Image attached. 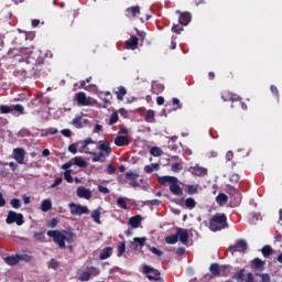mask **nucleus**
I'll return each instance as SVG.
<instances>
[{
    "mask_svg": "<svg viewBox=\"0 0 282 282\" xmlns=\"http://www.w3.org/2000/svg\"><path fill=\"white\" fill-rule=\"evenodd\" d=\"M209 271L214 276H219L221 274V271L219 269V263H212L209 267Z\"/></svg>",
    "mask_w": 282,
    "mask_h": 282,
    "instance_id": "7c9ffc66",
    "label": "nucleus"
},
{
    "mask_svg": "<svg viewBox=\"0 0 282 282\" xmlns=\"http://www.w3.org/2000/svg\"><path fill=\"white\" fill-rule=\"evenodd\" d=\"M79 144H82V149H87V147H89V144H96V142H94V140L91 138H88L84 141H80Z\"/></svg>",
    "mask_w": 282,
    "mask_h": 282,
    "instance_id": "de8ad7c7",
    "label": "nucleus"
},
{
    "mask_svg": "<svg viewBox=\"0 0 282 282\" xmlns=\"http://www.w3.org/2000/svg\"><path fill=\"white\" fill-rule=\"evenodd\" d=\"M183 30H184V28L180 26V24H174L172 26V32H174V34H182Z\"/></svg>",
    "mask_w": 282,
    "mask_h": 282,
    "instance_id": "13d9d810",
    "label": "nucleus"
},
{
    "mask_svg": "<svg viewBox=\"0 0 282 282\" xmlns=\"http://www.w3.org/2000/svg\"><path fill=\"white\" fill-rule=\"evenodd\" d=\"M56 133H58V129L56 128H47L45 130V135H56Z\"/></svg>",
    "mask_w": 282,
    "mask_h": 282,
    "instance_id": "4d7b16f0",
    "label": "nucleus"
},
{
    "mask_svg": "<svg viewBox=\"0 0 282 282\" xmlns=\"http://www.w3.org/2000/svg\"><path fill=\"white\" fill-rule=\"evenodd\" d=\"M76 101L78 102V105H82V107H89V105H91V101L87 99V95L83 91H79L76 95Z\"/></svg>",
    "mask_w": 282,
    "mask_h": 282,
    "instance_id": "2eb2a0df",
    "label": "nucleus"
},
{
    "mask_svg": "<svg viewBox=\"0 0 282 282\" xmlns=\"http://www.w3.org/2000/svg\"><path fill=\"white\" fill-rule=\"evenodd\" d=\"M256 276H260L262 282H271L270 274L268 273H256Z\"/></svg>",
    "mask_w": 282,
    "mask_h": 282,
    "instance_id": "8fccbe9b",
    "label": "nucleus"
},
{
    "mask_svg": "<svg viewBox=\"0 0 282 282\" xmlns=\"http://www.w3.org/2000/svg\"><path fill=\"white\" fill-rule=\"evenodd\" d=\"M102 210V207H99L98 209H94L90 214V217L91 219L95 221V224H102V221H100V215H101V212Z\"/></svg>",
    "mask_w": 282,
    "mask_h": 282,
    "instance_id": "393cba45",
    "label": "nucleus"
},
{
    "mask_svg": "<svg viewBox=\"0 0 282 282\" xmlns=\"http://www.w3.org/2000/svg\"><path fill=\"white\" fill-rule=\"evenodd\" d=\"M147 243V238H133L132 247L134 250H138V248H144V245Z\"/></svg>",
    "mask_w": 282,
    "mask_h": 282,
    "instance_id": "b1692460",
    "label": "nucleus"
},
{
    "mask_svg": "<svg viewBox=\"0 0 282 282\" xmlns=\"http://www.w3.org/2000/svg\"><path fill=\"white\" fill-rule=\"evenodd\" d=\"M176 235H177L181 243H188V230L177 228L176 229Z\"/></svg>",
    "mask_w": 282,
    "mask_h": 282,
    "instance_id": "6ab92c4d",
    "label": "nucleus"
},
{
    "mask_svg": "<svg viewBox=\"0 0 282 282\" xmlns=\"http://www.w3.org/2000/svg\"><path fill=\"white\" fill-rule=\"evenodd\" d=\"M10 205L12 208L19 209L21 208V200L19 198H13L10 200Z\"/></svg>",
    "mask_w": 282,
    "mask_h": 282,
    "instance_id": "3c124183",
    "label": "nucleus"
},
{
    "mask_svg": "<svg viewBox=\"0 0 282 282\" xmlns=\"http://www.w3.org/2000/svg\"><path fill=\"white\" fill-rule=\"evenodd\" d=\"M150 153L153 158H160V155H162V149L154 147L151 149Z\"/></svg>",
    "mask_w": 282,
    "mask_h": 282,
    "instance_id": "09e8293b",
    "label": "nucleus"
},
{
    "mask_svg": "<svg viewBox=\"0 0 282 282\" xmlns=\"http://www.w3.org/2000/svg\"><path fill=\"white\" fill-rule=\"evenodd\" d=\"M80 120H83V117L80 116H77L73 119L72 124L75 127V129H83V121Z\"/></svg>",
    "mask_w": 282,
    "mask_h": 282,
    "instance_id": "f704fd0d",
    "label": "nucleus"
},
{
    "mask_svg": "<svg viewBox=\"0 0 282 282\" xmlns=\"http://www.w3.org/2000/svg\"><path fill=\"white\" fill-rule=\"evenodd\" d=\"M197 206V202L193 197L186 198L185 199V207L188 208L189 210H193Z\"/></svg>",
    "mask_w": 282,
    "mask_h": 282,
    "instance_id": "473e14b6",
    "label": "nucleus"
},
{
    "mask_svg": "<svg viewBox=\"0 0 282 282\" xmlns=\"http://www.w3.org/2000/svg\"><path fill=\"white\" fill-rule=\"evenodd\" d=\"M139 41H140V39H138V36H135V35L130 36V39L127 40L124 43V48L126 50H138Z\"/></svg>",
    "mask_w": 282,
    "mask_h": 282,
    "instance_id": "4468645a",
    "label": "nucleus"
},
{
    "mask_svg": "<svg viewBox=\"0 0 282 282\" xmlns=\"http://www.w3.org/2000/svg\"><path fill=\"white\" fill-rule=\"evenodd\" d=\"M61 184H63V177H57L54 183L51 184V188H56V186H61Z\"/></svg>",
    "mask_w": 282,
    "mask_h": 282,
    "instance_id": "680f3d73",
    "label": "nucleus"
},
{
    "mask_svg": "<svg viewBox=\"0 0 282 282\" xmlns=\"http://www.w3.org/2000/svg\"><path fill=\"white\" fill-rule=\"evenodd\" d=\"M64 180H66L68 184H72L74 182V177H72V170H66L64 172Z\"/></svg>",
    "mask_w": 282,
    "mask_h": 282,
    "instance_id": "49530a36",
    "label": "nucleus"
},
{
    "mask_svg": "<svg viewBox=\"0 0 282 282\" xmlns=\"http://www.w3.org/2000/svg\"><path fill=\"white\" fill-rule=\"evenodd\" d=\"M144 171L149 174L153 173V171H160V165L158 163H152L151 165H145Z\"/></svg>",
    "mask_w": 282,
    "mask_h": 282,
    "instance_id": "72a5a7b5",
    "label": "nucleus"
},
{
    "mask_svg": "<svg viewBox=\"0 0 282 282\" xmlns=\"http://www.w3.org/2000/svg\"><path fill=\"white\" fill-rule=\"evenodd\" d=\"M172 171L173 173H180V171H182V165L180 163L172 164Z\"/></svg>",
    "mask_w": 282,
    "mask_h": 282,
    "instance_id": "0e129e2a",
    "label": "nucleus"
},
{
    "mask_svg": "<svg viewBox=\"0 0 282 282\" xmlns=\"http://www.w3.org/2000/svg\"><path fill=\"white\" fill-rule=\"evenodd\" d=\"M70 215H87L89 213V208L83 205H76L75 203H69Z\"/></svg>",
    "mask_w": 282,
    "mask_h": 282,
    "instance_id": "9d476101",
    "label": "nucleus"
},
{
    "mask_svg": "<svg viewBox=\"0 0 282 282\" xmlns=\"http://www.w3.org/2000/svg\"><path fill=\"white\" fill-rule=\"evenodd\" d=\"M13 158L18 164H23L25 160V150L22 148H17L13 150Z\"/></svg>",
    "mask_w": 282,
    "mask_h": 282,
    "instance_id": "ddd939ff",
    "label": "nucleus"
},
{
    "mask_svg": "<svg viewBox=\"0 0 282 282\" xmlns=\"http://www.w3.org/2000/svg\"><path fill=\"white\" fill-rule=\"evenodd\" d=\"M126 12L129 14V17H132V19H135V17H140V6L129 7Z\"/></svg>",
    "mask_w": 282,
    "mask_h": 282,
    "instance_id": "5701e85b",
    "label": "nucleus"
},
{
    "mask_svg": "<svg viewBox=\"0 0 282 282\" xmlns=\"http://www.w3.org/2000/svg\"><path fill=\"white\" fill-rule=\"evenodd\" d=\"M150 250L153 254H156V257H162V254H164V252H162V250H160L155 247L150 248Z\"/></svg>",
    "mask_w": 282,
    "mask_h": 282,
    "instance_id": "69168bd1",
    "label": "nucleus"
},
{
    "mask_svg": "<svg viewBox=\"0 0 282 282\" xmlns=\"http://www.w3.org/2000/svg\"><path fill=\"white\" fill-rule=\"evenodd\" d=\"M115 144H116V147H129V139L123 135H118L115 139Z\"/></svg>",
    "mask_w": 282,
    "mask_h": 282,
    "instance_id": "412c9836",
    "label": "nucleus"
},
{
    "mask_svg": "<svg viewBox=\"0 0 282 282\" xmlns=\"http://www.w3.org/2000/svg\"><path fill=\"white\" fill-rule=\"evenodd\" d=\"M98 149L100 155H104L105 158H109L111 155V143L107 140H100L98 141Z\"/></svg>",
    "mask_w": 282,
    "mask_h": 282,
    "instance_id": "6e6552de",
    "label": "nucleus"
},
{
    "mask_svg": "<svg viewBox=\"0 0 282 282\" xmlns=\"http://www.w3.org/2000/svg\"><path fill=\"white\" fill-rule=\"evenodd\" d=\"M77 196H79L82 199H89L91 197V189L79 186L77 188Z\"/></svg>",
    "mask_w": 282,
    "mask_h": 282,
    "instance_id": "a211bd4d",
    "label": "nucleus"
},
{
    "mask_svg": "<svg viewBox=\"0 0 282 282\" xmlns=\"http://www.w3.org/2000/svg\"><path fill=\"white\" fill-rule=\"evenodd\" d=\"M228 196L224 193H219L216 197V203L218 206H224V204H227Z\"/></svg>",
    "mask_w": 282,
    "mask_h": 282,
    "instance_id": "c756f323",
    "label": "nucleus"
},
{
    "mask_svg": "<svg viewBox=\"0 0 282 282\" xmlns=\"http://www.w3.org/2000/svg\"><path fill=\"white\" fill-rule=\"evenodd\" d=\"M61 133L64 135V138H72V130L69 129H63Z\"/></svg>",
    "mask_w": 282,
    "mask_h": 282,
    "instance_id": "338daca9",
    "label": "nucleus"
},
{
    "mask_svg": "<svg viewBox=\"0 0 282 282\" xmlns=\"http://www.w3.org/2000/svg\"><path fill=\"white\" fill-rule=\"evenodd\" d=\"M246 250H248V242L243 239H239L235 245L228 247V251L232 254H235V252H246Z\"/></svg>",
    "mask_w": 282,
    "mask_h": 282,
    "instance_id": "423d86ee",
    "label": "nucleus"
},
{
    "mask_svg": "<svg viewBox=\"0 0 282 282\" xmlns=\"http://www.w3.org/2000/svg\"><path fill=\"white\" fill-rule=\"evenodd\" d=\"M19 254L17 256H8L4 258V263H7V265H17V263H19Z\"/></svg>",
    "mask_w": 282,
    "mask_h": 282,
    "instance_id": "a878e982",
    "label": "nucleus"
},
{
    "mask_svg": "<svg viewBox=\"0 0 282 282\" xmlns=\"http://www.w3.org/2000/svg\"><path fill=\"white\" fill-rule=\"evenodd\" d=\"M180 240V238L176 235H170L165 238V243H170L171 246L175 245L177 241Z\"/></svg>",
    "mask_w": 282,
    "mask_h": 282,
    "instance_id": "c9c22d12",
    "label": "nucleus"
},
{
    "mask_svg": "<svg viewBox=\"0 0 282 282\" xmlns=\"http://www.w3.org/2000/svg\"><path fill=\"white\" fill-rule=\"evenodd\" d=\"M221 100H224V102H239V100H241V97H239V95L230 93L229 90H224L221 93Z\"/></svg>",
    "mask_w": 282,
    "mask_h": 282,
    "instance_id": "9b49d317",
    "label": "nucleus"
},
{
    "mask_svg": "<svg viewBox=\"0 0 282 282\" xmlns=\"http://www.w3.org/2000/svg\"><path fill=\"white\" fill-rule=\"evenodd\" d=\"M45 232L41 231V232H35L34 234V239H36V241H43V239H45Z\"/></svg>",
    "mask_w": 282,
    "mask_h": 282,
    "instance_id": "bf43d9fd",
    "label": "nucleus"
},
{
    "mask_svg": "<svg viewBox=\"0 0 282 282\" xmlns=\"http://www.w3.org/2000/svg\"><path fill=\"white\" fill-rule=\"evenodd\" d=\"M187 195H197V185H186Z\"/></svg>",
    "mask_w": 282,
    "mask_h": 282,
    "instance_id": "58836bf2",
    "label": "nucleus"
},
{
    "mask_svg": "<svg viewBox=\"0 0 282 282\" xmlns=\"http://www.w3.org/2000/svg\"><path fill=\"white\" fill-rule=\"evenodd\" d=\"M230 182H232L234 184H237L238 182H239V180H240V177H239V174H231V176H230Z\"/></svg>",
    "mask_w": 282,
    "mask_h": 282,
    "instance_id": "774afa93",
    "label": "nucleus"
},
{
    "mask_svg": "<svg viewBox=\"0 0 282 282\" xmlns=\"http://www.w3.org/2000/svg\"><path fill=\"white\" fill-rule=\"evenodd\" d=\"M89 155H93V162H100V160H102V158H105L104 155H100V153H96V152H89Z\"/></svg>",
    "mask_w": 282,
    "mask_h": 282,
    "instance_id": "603ef678",
    "label": "nucleus"
},
{
    "mask_svg": "<svg viewBox=\"0 0 282 282\" xmlns=\"http://www.w3.org/2000/svg\"><path fill=\"white\" fill-rule=\"evenodd\" d=\"M6 224H17V226H23V224H25V220H23V214H18L14 210H9L6 218Z\"/></svg>",
    "mask_w": 282,
    "mask_h": 282,
    "instance_id": "39448f33",
    "label": "nucleus"
},
{
    "mask_svg": "<svg viewBox=\"0 0 282 282\" xmlns=\"http://www.w3.org/2000/svg\"><path fill=\"white\" fill-rule=\"evenodd\" d=\"M153 118H155V111L148 110V112L145 113V122H151Z\"/></svg>",
    "mask_w": 282,
    "mask_h": 282,
    "instance_id": "864d4df0",
    "label": "nucleus"
},
{
    "mask_svg": "<svg viewBox=\"0 0 282 282\" xmlns=\"http://www.w3.org/2000/svg\"><path fill=\"white\" fill-rule=\"evenodd\" d=\"M129 226H131V228H140V225L142 224V216L137 215V216H132L129 220H128Z\"/></svg>",
    "mask_w": 282,
    "mask_h": 282,
    "instance_id": "aec40b11",
    "label": "nucleus"
},
{
    "mask_svg": "<svg viewBox=\"0 0 282 282\" xmlns=\"http://www.w3.org/2000/svg\"><path fill=\"white\" fill-rule=\"evenodd\" d=\"M120 119V117L118 116V112H112L109 119V127H112V124H116V122H118V120Z\"/></svg>",
    "mask_w": 282,
    "mask_h": 282,
    "instance_id": "c03bdc74",
    "label": "nucleus"
},
{
    "mask_svg": "<svg viewBox=\"0 0 282 282\" xmlns=\"http://www.w3.org/2000/svg\"><path fill=\"white\" fill-rule=\"evenodd\" d=\"M143 274H147L149 281H160V271L150 265L143 267Z\"/></svg>",
    "mask_w": 282,
    "mask_h": 282,
    "instance_id": "0eeeda50",
    "label": "nucleus"
},
{
    "mask_svg": "<svg viewBox=\"0 0 282 282\" xmlns=\"http://www.w3.org/2000/svg\"><path fill=\"white\" fill-rule=\"evenodd\" d=\"M116 95L117 100H124V96H127V88H124V86H120Z\"/></svg>",
    "mask_w": 282,
    "mask_h": 282,
    "instance_id": "2f4dec72",
    "label": "nucleus"
},
{
    "mask_svg": "<svg viewBox=\"0 0 282 282\" xmlns=\"http://www.w3.org/2000/svg\"><path fill=\"white\" fill-rule=\"evenodd\" d=\"M139 177H140V174H138V173H134V172H131V171L126 173V180H128L129 182H133Z\"/></svg>",
    "mask_w": 282,
    "mask_h": 282,
    "instance_id": "e433bc0d",
    "label": "nucleus"
},
{
    "mask_svg": "<svg viewBox=\"0 0 282 282\" xmlns=\"http://www.w3.org/2000/svg\"><path fill=\"white\" fill-rule=\"evenodd\" d=\"M19 261H25L26 263H30L32 261L33 257L30 256L29 253H21L18 254Z\"/></svg>",
    "mask_w": 282,
    "mask_h": 282,
    "instance_id": "ea45409f",
    "label": "nucleus"
},
{
    "mask_svg": "<svg viewBox=\"0 0 282 282\" xmlns=\"http://www.w3.org/2000/svg\"><path fill=\"white\" fill-rule=\"evenodd\" d=\"M224 228H228V217H226V214H215L209 219V230H212V232H219V230H224Z\"/></svg>",
    "mask_w": 282,
    "mask_h": 282,
    "instance_id": "20e7f679",
    "label": "nucleus"
},
{
    "mask_svg": "<svg viewBox=\"0 0 282 282\" xmlns=\"http://www.w3.org/2000/svg\"><path fill=\"white\" fill-rule=\"evenodd\" d=\"M251 270H254L256 274H261L263 270H265V261L261 260L260 258H254L250 262Z\"/></svg>",
    "mask_w": 282,
    "mask_h": 282,
    "instance_id": "1a4fd4ad",
    "label": "nucleus"
},
{
    "mask_svg": "<svg viewBox=\"0 0 282 282\" xmlns=\"http://www.w3.org/2000/svg\"><path fill=\"white\" fill-rule=\"evenodd\" d=\"M10 54H14V56H20L21 58H19V62L26 63V65H29L25 68H23V72L24 74H30L31 76H34V74H36V72L41 69L39 67L45 64V59H43V57L36 58V53H34L32 48H13L9 51V55Z\"/></svg>",
    "mask_w": 282,
    "mask_h": 282,
    "instance_id": "f257e3e1",
    "label": "nucleus"
},
{
    "mask_svg": "<svg viewBox=\"0 0 282 282\" xmlns=\"http://www.w3.org/2000/svg\"><path fill=\"white\" fill-rule=\"evenodd\" d=\"M117 204L120 208H123V210H127V200H124V198L122 197L118 198Z\"/></svg>",
    "mask_w": 282,
    "mask_h": 282,
    "instance_id": "6e6d98bb",
    "label": "nucleus"
},
{
    "mask_svg": "<svg viewBox=\"0 0 282 282\" xmlns=\"http://www.w3.org/2000/svg\"><path fill=\"white\" fill-rule=\"evenodd\" d=\"M124 252H127V242L122 241L118 246V257H122V254H124Z\"/></svg>",
    "mask_w": 282,
    "mask_h": 282,
    "instance_id": "a19ab883",
    "label": "nucleus"
},
{
    "mask_svg": "<svg viewBox=\"0 0 282 282\" xmlns=\"http://www.w3.org/2000/svg\"><path fill=\"white\" fill-rule=\"evenodd\" d=\"M11 113L15 118H19V116H23V113H25V108L21 104L11 105Z\"/></svg>",
    "mask_w": 282,
    "mask_h": 282,
    "instance_id": "dca6fc26",
    "label": "nucleus"
},
{
    "mask_svg": "<svg viewBox=\"0 0 282 282\" xmlns=\"http://www.w3.org/2000/svg\"><path fill=\"white\" fill-rule=\"evenodd\" d=\"M65 17L66 19H70V25H74V19L78 17V12L76 10H72V11H68Z\"/></svg>",
    "mask_w": 282,
    "mask_h": 282,
    "instance_id": "4c0bfd02",
    "label": "nucleus"
},
{
    "mask_svg": "<svg viewBox=\"0 0 282 282\" xmlns=\"http://www.w3.org/2000/svg\"><path fill=\"white\" fill-rule=\"evenodd\" d=\"M48 268L56 270L58 268V261H56V259H51L48 262Z\"/></svg>",
    "mask_w": 282,
    "mask_h": 282,
    "instance_id": "052dcab7",
    "label": "nucleus"
},
{
    "mask_svg": "<svg viewBox=\"0 0 282 282\" xmlns=\"http://www.w3.org/2000/svg\"><path fill=\"white\" fill-rule=\"evenodd\" d=\"M111 254H113V249L111 247H106L105 249H102V251L99 254V259L101 261H105V259H109V257H111Z\"/></svg>",
    "mask_w": 282,
    "mask_h": 282,
    "instance_id": "4be33fe9",
    "label": "nucleus"
},
{
    "mask_svg": "<svg viewBox=\"0 0 282 282\" xmlns=\"http://www.w3.org/2000/svg\"><path fill=\"white\" fill-rule=\"evenodd\" d=\"M41 210L43 213H48V210H52V199H44L41 204Z\"/></svg>",
    "mask_w": 282,
    "mask_h": 282,
    "instance_id": "cd10ccee",
    "label": "nucleus"
},
{
    "mask_svg": "<svg viewBox=\"0 0 282 282\" xmlns=\"http://www.w3.org/2000/svg\"><path fill=\"white\" fill-rule=\"evenodd\" d=\"M73 161V164H75V166H79V169H87V161H85L83 158L75 156Z\"/></svg>",
    "mask_w": 282,
    "mask_h": 282,
    "instance_id": "bb28decb",
    "label": "nucleus"
},
{
    "mask_svg": "<svg viewBox=\"0 0 282 282\" xmlns=\"http://www.w3.org/2000/svg\"><path fill=\"white\" fill-rule=\"evenodd\" d=\"M47 237H52L54 243L58 246L61 250H65L67 248L66 243H72L74 241V238L76 237V234L72 231V229L68 230H48Z\"/></svg>",
    "mask_w": 282,
    "mask_h": 282,
    "instance_id": "f03ea898",
    "label": "nucleus"
},
{
    "mask_svg": "<svg viewBox=\"0 0 282 282\" xmlns=\"http://www.w3.org/2000/svg\"><path fill=\"white\" fill-rule=\"evenodd\" d=\"M68 151H69L70 153H73V154L78 153V144H76V143L70 144V145L68 147Z\"/></svg>",
    "mask_w": 282,
    "mask_h": 282,
    "instance_id": "e2e57ef3",
    "label": "nucleus"
},
{
    "mask_svg": "<svg viewBox=\"0 0 282 282\" xmlns=\"http://www.w3.org/2000/svg\"><path fill=\"white\" fill-rule=\"evenodd\" d=\"M262 256L264 257V259H269L270 256L274 252V249H272V247L270 245H265L262 249H261Z\"/></svg>",
    "mask_w": 282,
    "mask_h": 282,
    "instance_id": "c85d7f7f",
    "label": "nucleus"
},
{
    "mask_svg": "<svg viewBox=\"0 0 282 282\" xmlns=\"http://www.w3.org/2000/svg\"><path fill=\"white\" fill-rule=\"evenodd\" d=\"M0 113H4V115L12 113V106L1 105Z\"/></svg>",
    "mask_w": 282,
    "mask_h": 282,
    "instance_id": "a18cd8bd",
    "label": "nucleus"
},
{
    "mask_svg": "<svg viewBox=\"0 0 282 282\" xmlns=\"http://www.w3.org/2000/svg\"><path fill=\"white\" fill-rule=\"evenodd\" d=\"M188 171L192 173V175H195L196 177H204V175H208V170L197 164L194 166H191Z\"/></svg>",
    "mask_w": 282,
    "mask_h": 282,
    "instance_id": "f8f14e48",
    "label": "nucleus"
},
{
    "mask_svg": "<svg viewBox=\"0 0 282 282\" xmlns=\"http://www.w3.org/2000/svg\"><path fill=\"white\" fill-rule=\"evenodd\" d=\"M176 14H180L178 23L181 25H188L191 23V14L188 12L176 11Z\"/></svg>",
    "mask_w": 282,
    "mask_h": 282,
    "instance_id": "f3484780",
    "label": "nucleus"
},
{
    "mask_svg": "<svg viewBox=\"0 0 282 282\" xmlns=\"http://www.w3.org/2000/svg\"><path fill=\"white\" fill-rule=\"evenodd\" d=\"M232 193H234V196H235L236 202H237L238 204L241 203V192H239V189H237V188H234V189H232Z\"/></svg>",
    "mask_w": 282,
    "mask_h": 282,
    "instance_id": "5fc2aeb1",
    "label": "nucleus"
},
{
    "mask_svg": "<svg viewBox=\"0 0 282 282\" xmlns=\"http://www.w3.org/2000/svg\"><path fill=\"white\" fill-rule=\"evenodd\" d=\"M178 182L180 181L175 176L159 177V184H161L162 186H166V184H171L170 192L172 193V195H176V197H182V195H184V191L182 189L180 184H177Z\"/></svg>",
    "mask_w": 282,
    "mask_h": 282,
    "instance_id": "7ed1b4c3",
    "label": "nucleus"
},
{
    "mask_svg": "<svg viewBox=\"0 0 282 282\" xmlns=\"http://www.w3.org/2000/svg\"><path fill=\"white\" fill-rule=\"evenodd\" d=\"M245 272H246V270L241 269L240 271L235 273L234 279H236V281H238V282H243L245 281V279H243Z\"/></svg>",
    "mask_w": 282,
    "mask_h": 282,
    "instance_id": "37998d69",
    "label": "nucleus"
},
{
    "mask_svg": "<svg viewBox=\"0 0 282 282\" xmlns=\"http://www.w3.org/2000/svg\"><path fill=\"white\" fill-rule=\"evenodd\" d=\"M89 279H91V273L89 271H85L80 273L78 281L85 282V281H89Z\"/></svg>",
    "mask_w": 282,
    "mask_h": 282,
    "instance_id": "79ce46f5",
    "label": "nucleus"
}]
</instances>
